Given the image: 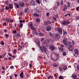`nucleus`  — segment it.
<instances>
[{"label":"nucleus","mask_w":79,"mask_h":79,"mask_svg":"<svg viewBox=\"0 0 79 79\" xmlns=\"http://www.w3.org/2000/svg\"><path fill=\"white\" fill-rule=\"evenodd\" d=\"M40 49L42 51H43V52H45L46 54H48V53L50 52V51H48L47 48H46V47H45L44 46H43L41 48H40Z\"/></svg>","instance_id":"obj_1"},{"label":"nucleus","mask_w":79,"mask_h":79,"mask_svg":"<svg viewBox=\"0 0 79 79\" xmlns=\"http://www.w3.org/2000/svg\"><path fill=\"white\" fill-rule=\"evenodd\" d=\"M55 31H58L59 34L61 35L62 34H63V31H62V29L61 28L58 27V28H56L55 29Z\"/></svg>","instance_id":"obj_2"},{"label":"nucleus","mask_w":79,"mask_h":79,"mask_svg":"<svg viewBox=\"0 0 79 79\" xmlns=\"http://www.w3.org/2000/svg\"><path fill=\"white\" fill-rule=\"evenodd\" d=\"M70 23V22L69 21H64L61 22V24L62 25L65 26L66 25H68Z\"/></svg>","instance_id":"obj_3"},{"label":"nucleus","mask_w":79,"mask_h":79,"mask_svg":"<svg viewBox=\"0 0 79 79\" xmlns=\"http://www.w3.org/2000/svg\"><path fill=\"white\" fill-rule=\"evenodd\" d=\"M52 29V26L50 25H48L46 27V30L47 31H50Z\"/></svg>","instance_id":"obj_4"},{"label":"nucleus","mask_w":79,"mask_h":79,"mask_svg":"<svg viewBox=\"0 0 79 79\" xmlns=\"http://www.w3.org/2000/svg\"><path fill=\"white\" fill-rule=\"evenodd\" d=\"M68 41V40H67V38H64V40H63V43H64V45H65L66 44V43H67V42Z\"/></svg>","instance_id":"obj_5"},{"label":"nucleus","mask_w":79,"mask_h":79,"mask_svg":"<svg viewBox=\"0 0 79 79\" xmlns=\"http://www.w3.org/2000/svg\"><path fill=\"white\" fill-rule=\"evenodd\" d=\"M30 3L32 6H35V2L33 0L31 1Z\"/></svg>","instance_id":"obj_6"},{"label":"nucleus","mask_w":79,"mask_h":79,"mask_svg":"<svg viewBox=\"0 0 79 79\" xmlns=\"http://www.w3.org/2000/svg\"><path fill=\"white\" fill-rule=\"evenodd\" d=\"M71 43L70 41H68V43L67 42L66 44L65 45L66 47H68V46H70L71 45Z\"/></svg>","instance_id":"obj_7"},{"label":"nucleus","mask_w":79,"mask_h":79,"mask_svg":"<svg viewBox=\"0 0 79 79\" xmlns=\"http://www.w3.org/2000/svg\"><path fill=\"white\" fill-rule=\"evenodd\" d=\"M74 52L75 54L78 55L79 54V50L77 49H74Z\"/></svg>","instance_id":"obj_8"},{"label":"nucleus","mask_w":79,"mask_h":79,"mask_svg":"<svg viewBox=\"0 0 79 79\" xmlns=\"http://www.w3.org/2000/svg\"><path fill=\"white\" fill-rule=\"evenodd\" d=\"M33 16L34 17H39V16H40V15H39V14H38L37 13H34Z\"/></svg>","instance_id":"obj_9"},{"label":"nucleus","mask_w":79,"mask_h":79,"mask_svg":"<svg viewBox=\"0 0 79 79\" xmlns=\"http://www.w3.org/2000/svg\"><path fill=\"white\" fill-rule=\"evenodd\" d=\"M50 48L52 50V51H53L55 50V47H54V46H51L50 47Z\"/></svg>","instance_id":"obj_10"},{"label":"nucleus","mask_w":79,"mask_h":79,"mask_svg":"<svg viewBox=\"0 0 79 79\" xmlns=\"http://www.w3.org/2000/svg\"><path fill=\"white\" fill-rule=\"evenodd\" d=\"M20 77L21 78H23L24 77V73L23 72H22L20 74Z\"/></svg>","instance_id":"obj_11"},{"label":"nucleus","mask_w":79,"mask_h":79,"mask_svg":"<svg viewBox=\"0 0 79 79\" xmlns=\"http://www.w3.org/2000/svg\"><path fill=\"white\" fill-rule=\"evenodd\" d=\"M9 6L10 9H13V4H9Z\"/></svg>","instance_id":"obj_12"},{"label":"nucleus","mask_w":79,"mask_h":79,"mask_svg":"<svg viewBox=\"0 0 79 79\" xmlns=\"http://www.w3.org/2000/svg\"><path fill=\"white\" fill-rule=\"evenodd\" d=\"M20 5L22 6H24V2H19Z\"/></svg>","instance_id":"obj_13"},{"label":"nucleus","mask_w":79,"mask_h":79,"mask_svg":"<svg viewBox=\"0 0 79 79\" xmlns=\"http://www.w3.org/2000/svg\"><path fill=\"white\" fill-rule=\"evenodd\" d=\"M29 25L30 26V28H31L33 27V24H32V22H30L29 24Z\"/></svg>","instance_id":"obj_14"},{"label":"nucleus","mask_w":79,"mask_h":79,"mask_svg":"<svg viewBox=\"0 0 79 79\" xmlns=\"http://www.w3.org/2000/svg\"><path fill=\"white\" fill-rule=\"evenodd\" d=\"M69 50L70 52H73V48L72 46H70V47H69Z\"/></svg>","instance_id":"obj_15"},{"label":"nucleus","mask_w":79,"mask_h":79,"mask_svg":"<svg viewBox=\"0 0 79 79\" xmlns=\"http://www.w3.org/2000/svg\"><path fill=\"white\" fill-rule=\"evenodd\" d=\"M63 34L64 35H67V32H66L64 30Z\"/></svg>","instance_id":"obj_16"},{"label":"nucleus","mask_w":79,"mask_h":79,"mask_svg":"<svg viewBox=\"0 0 79 79\" xmlns=\"http://www.w3.org/2000/svg\"><path fill=\"white\" fill-rule=\"evenodd\" d=\"M56 39H60V36L58 34H56Z\"/></svg>","instance_id":"obj_17"},{"label":"nucleus","mask_w":79,"mask_h":79,"mask_svg":"<svg viewBox=\"0 0 79 79\" xmlns=\"http://www.w3.org/2000/svg\"><path fill=\"white\" fill-rule=\"evenodd\" d=\"M30 29L34 31H35V30H36V29L35 27H31Z\"/></svg>","instance_id":"obj_18"},{"label":"nucleus","mask_w":79,"mask_h":79,"mask_svg":"<svg viewBox=\"0 0 79 79\" xmlns=\"http://www.w3.org/2000/svg\"><path fill=\"white\" fill-rule=\"evenodd\" d=\"M36 13H40V12H41V11L40 10H36Z\"/></svg>","instance_id":"obj_19"},{"label":"nucleus","mask_w":79,"mask_h":79,"mask_svg":"<svg viewBox=\"0 0 79 79\" xmlns=\"http://www.w3.org/2000/svg\"><path fill=\"white\" fill-rule=\"evenodd\" d=\"M39 35H40V36H44V34L42 33H39Z\"/></svg>","instance_id":"obj_20"},{"label":"nucleus","mask_w":79,"mask_h":79,"mask_svg":"<svg viewBox=\"0 0 79 79\" xmlns=\"http://www.w3.org/2000/svg\"><path fill=\"white\" fill-rule=\"evenodd\" d=\"M59 69L60 71H62L63 70V69H62V67H60L59 68Z\"/></svg>","instance_id":"obj_21"},{"label":"nucleus","mask_w":79,"mask_h":79,"mask_svg":"<svg viewBox=\"0 0 79 79\" xmlns=\"http://www.w3.org/2000/svg\"><path fill=\"white\" fill-rule=\"evenodd\" d=\"M68 15L69 16H71V14L69 13H67V14L64 15V16L65 17H66V16H68Z\"/></svg>","instance_id":"obj_22"},{"label":"nucleus","mask_w":79,"mask_h":79,"mask_svg":"<svg viewBox=\"0 0 79 79\" xmlns=\"http://www.w3.org/2000/svg\"><path fill=\"white\" fill-rule=\"evenodd\" d=\"M15 4L16 5V7L17 8H19V5L18 4H16V3H15Z\"/></svg>","instance_id":"obj_23"},{"label":"nucleus","mask_w":79,"mask_h":79,"mask_svg":"<svg viewBox=\"0 0 79 79\" xmlns=\"http://www.w3.org/2000/svg\"><path fill=\"white\" fill-rule=\"evenodd\" d=\"M67 10V7H66V5H64V8L63 9V11H65V10Z\"/></svg>","instance_id":"obj_24"},{"label":"nucleus","mask_w":79,"mask_h":79,"mask_svg":"<svg viewBox=\"0 0 79 79\" xmlns=\"http://www.w3.org/2000/svg\"><path fill=\"white\" fill-rule=\"evenodd\" d=\"M27 10H28V8H26L25 9V12L27 13Z\"/></svg>","instance_id":"obj_25"},{"label":"nucleus","mask_w":79,"mask_h":79,"mask_svg":"<svg viewBox=\"0 0 79 79\" xmlns=\"http://www.w3.org/2000/svg\"><path fill=\"white\" fill-rule=\"evenodd\" d=\"M16 35L17 37H21V35L19 33H17Z\"/></svg>","instance_id":"obj_26"},{"label":"nucleus","mask_w":79,"mask_h":79,"mask_svg":"<svg viewBox=\"0 0 79 79\" xmlns=\"http://www.w3.org/2000/svg\"><path fill=\"white\" fill-rule=\"evenodd\" d=\"M52 78H53V76H49L48 78V79H52Z\"/></svg>","instance_id":"obj_27"},{"label":"nucleus","mask_w":79,"mask_h":79,"mask_svg":"<svg viewBox=\"0 0 79 79\" xmlns=\"http://www.w3.org/2000/svg\"><path fill=\"white\" fill-rule=\"evenodd\" d=\"M44 24L45 26H47L48 25V23H47V22H44Z\"/></svg>","instance_id":"obj_28"},{"label":"nucleus","mask_w":79,"mask_h":79,"mask_svg":"<svg viewBox=\"0 0 79 79\" xmlns=\"http://www.w3.org/2000/svg\"><path fill=\"white\" fill-rule=\"evenodd\" d=\"M72 77L73 79H76V75H72Z\"/></svg>","instance_id":"obj_29"},{"label":"nucleus","mask_w":79,"mask_h":79,"mask_svg":"<svg viewBox=\"0 0 79 79\" xmlns=\"http://www.w3.org/2000/svg\"><path fill=\"white\" fill-rule=\"evenodd\" d=\"M36 2H37L38 4H40V1L39 0H36Z\"/></svg>","instance_id":"obj_30"},{"label":"nucleus","mask_w":79,"mask_h":79,"mask_svg":"<svg viewBox=\"0 0 79 79\" xmlns=\"http://www.w3.org/2000/svg\"><path fill=\"white\" fill-rule=\"evenodd\" d=\"M59 79H63V77L62 76H60L59 77Z\"/></svg>","instance_id":"obj_31"},{"label":"nucleus","mask_w":79,"mask_h":79,"mask_svg":"<svg viewBox=\"0 0 79 79\" xmlns=\"http://www.w3.org/2000/svg\"><path fill=\"white\" fill-rule=\"evenodd\" d=\"M14 53H15V54H16V52H17V50L16 49H15V50H14L13 51Z\"/></svg>","instance_id":"obj_32"},{"label":"nucleus","mask_w":79,"mask_h":79,"mask_svg":"<svg viewBox=\"0 0 79 79\" xmlns=\"http://www.w3.org/2000/svg\"><path fill=\"white\" fill-rule=\"evenodd\" d=\"M63 69L64 70H66V69H67V67L66 66H64Z\"/></svg>","instance_id":"obj_33"},{"label":"nucleus","mask_w":79,"mask_h":79,"mask_svg":"<svg viewBox=\"0 0 79 79\" xmlns=\"http://www.w3.org/2000/svg\"><path fill=\"white\" fill-rule=\"evenodd\" d=\"M68 7H70V6H71V5L70 4V3L69 2H68Z\"/></svg>","instance_id":"obj_34"},{"label":"nucleus","mask_w":79,"mask_h":79,"mask_svg":"<svg viewBox=\"0 0 79 79\" xmlns=\"http://www.w3.org/2000/svg\"><path fill=\"white\" fill-rule=\"evenodd\" d=\"M63 55L64 56H65V55H66V52H64L63 53Z\"/></svg>","instance_id":"obj_35"},{"label":"nucleus","mask_w":79,"mask_h":79,"mask_svg":"<svg viewBox=\"0 0 79 79\" xmlns=\"http://www.w3.org/2000/svg\"><path fill=\"white\" fill-rule=\"evenodd\" d=\"M47 16H48L50 15V12H48L46 14Z\"/></svg>","instance_id":"obj_36"},{"label":"nucleus","mask_w":79,"mask_h":79,"mask_svg":"<svg viewBox=\"0 0 79 79\" xmlns=\"http://www.w3.org/2000/svg\"><path fill=\"white\" fill-rule=\"evenodd\" d=\"M6 21H7L8 23H10V20H9V19L7 18L6 19Z\"/></svg>","instance_id":"obj_37"},{"label":"nucleus","mask_w":79,"mask_h":79,"mask_svg":"<svg viewBox=\"0 0 79 79\" xmlns=\"http://www.w3.org/2000/svg\"><path fill=\"white\" fill-rule=\"evenodd\" d=\"M13 33H14V34H16V33H17V31H16V30H15V31H13Z\"/></svg>","instance_id":"obj_38"},{"label":"nucleus","mask_w":79,"mask_h":79,"mask_svg":"<svg viewBox=\"0 0 79 79\" xmlns=\"http://www.w3.org/2000/svg\"><path fill=\"white\" fill-rule=\"evenodd\" d=\"M1 43L2 45H5V43H4V42H3V41H2Z\"/></svg>","instance_id":"obj_39"},{"label":"nucleus","mask_w":79,"mask_h":79,"mask_svg":"<svg viewBox=\"0 0 79 79\" xmlns=\"http://www.w3.org/2000/svg\"><path fill=\"white\" fill-rule=\"evenodd\" d=\"M23 26V24H21L19 26V27H22Z\"/></svg>","instance_id":"obj_40"},{"label":"nucleus","mask_w":79,"mask_h":79,"mask_svg":"<svg viewBox=\"0 0 79 79\" xmlns=\"http://www.w3.org/2000/svg\"><path fill=\"white\" fill-rule=\"evenodd\" d=\"M36 22H37L38 23H39V22H40V20L38 19H36Z\"/></svg>","instance_id":"obj_41"},{"label":"nucleus","mask_w":79,"mask_h":79,"mask_svg":"<svg viewBox=\"0 0 79 79\" xmlns=\"http://www.w3.org/2000/svg\"><path fill=\"white\" fill-rule=\"evenodd\" d=\"M72 43L73 45H75V42H74V40L72 41Z\"/></svg>","instance_id":"obj_42"},{"label":"nucleus","mask_w":79,"mask_h":79,"mask_svg":"<svg viewBox=\"0 0 79 79\" xmlns=\"http://www.w3.org/2000/svg\"><path fill=\"white\" fill-rule=\"evenodd\" d=\"M57 5L58 6H60V2H57Z\"/></svg>","instance_id":"obj_43"},{"label":"nucleus","mask_w":79,"mask_h":79,"mask_svg":"<svg viewBox=\"0 0 79 79\" xmlns=\"http://www.w3.org/2000/svg\"><path fill=\"white\" fill-rule=\"evenodd\" d=\"M24 46L23 45L22 46L20 47L21 49V50H23V48H24Z\"/></svg>","instance_id":"obj_44"},{"label":"nucleus","mask_w":79,"mask_h":79,"mask_svg":"<svg viewBox=\"0 0 79 79\" xmlns=\"http://www.w3.org/2000/svg\"><path fill=\"white\" fill-rule=\"evenodd\" d=\"M61 5H63V2L62 0H61L60 2Z\"/></svg>","instance_id":"obj_45"},{"label":"nucleus","mask_w":79,"mask_h":79,"mask_svg":"<svg viewBox=\"0 0 79 79\" xmlns=\"http://www.w3.org/2000/svg\"><path fill=\"white\" fill-rule=\"evenodd\" d=\"M34 34L35 35H37V34H38V32H34Z\"/></svg>","instance_id":"obj_46"},{"label":"nucleus","mask_w":79,"mask_h":79,"mask_svg":"<svg viewBox=\"0 0 79 79\" xmlns=\"http://www.w3.org/2000/svg\"><path fill=\"white\" fill-rule=\"evenodd\" d=\"M12 57L14 59L15 58H16V56H12Z\"/></svg>","instance_id":"obj_47"},{"label":"nucleus","mask_w":79,"mask_h":79,"mask_svg":"<svg viewBox=\"0 0 79 79\" xmlns=\"http://www.w3.org/2000/svg\"><path fill=\"white\" fill-rule=\"evenodd\" d=\"M10 8L9 7H8L7 6H6V10H9V9Z\"/></svg>","instance_id":"obj_48"},{"label":"nucleus","mask_w":79,"mask_h":79,"mask_svg":"<svg viewBox=\"0 0 79 79\" xmlns=\"http://www.w3.org/2000/svg\"><path fill=\"white\" fill-rule=\"evenodd\" d=\"M79 10V6H78L76 8V11H78Z\"/></svg>","instance_id":"obj_49"},{"label":"nucleus","mask_w":79,"mask_h":79,"mask_svg":"<svg viewBox=\"0 0 79 79\" xmlns=\"http://www.w3.org/2000/svg\"><path fill=\"white\" fill-rule=\"evenodd\" d=\"M53 19H54V21H56L57 19L56 17H53Z\"/></svg>","instance_id":"obj_50"},{"label":"nucleus","mask_w":79,"mask_h":79,"mask_svg":"<svg viewBox=\"0 0 79 79\" xmlns=\"http://www.w3.org/2000/svg\"><path fill=\"white\" fill-rule=\"evenodd\" d=\"M8 55H9V56H10L11 57V56H12V55H11V54H10V53H8Z\"/></svg>","instance_id":"obj_51"},{"label":"nucleus","mask_w":79,"mask_h":79,"mask_svg":"<svg viewBox=\"0 0 79 79\" xmlns=\"http://www.w3.org/2000/svg\"><path fill=\"white\" fill-rule=\"evenodd\" d=\"M11 69H13V68H14V66H11L10 67V68Z\"/></svg>","instance_id":"obj_52"},{"label":"nucleus","mask_w":79,"mask_h":79,"mask_svg":"<svg viewBox=\"0 0 79 79\" xmlns=\"http://www.w3.org/2000/svg\"><path fill=\"white\" fill-rule=\"evenodd\" d=\"M77 69H78V70H79V65H77Z\"/></svg>","instance_id":"obj_53"},{"label":"nucleus","mask_w":79,"mask_h":79,"mask_svg":"<svg viewBox=\"0 0 79 79\" xmlns=\"http://www.w3.org/2000/svg\"><path fill=\"white\" fill-rule=\"evenodd\" d=\"M47 22L48 24H51V22H50V21H48Z\"/></svg>","instance_id":"obj_54"},{"label":"nucleus","mask_w":79,"mask_h":79,"mask_svg":"<svg viewBox=\"0 0 79 79\" xmlns=\"http://www.w3.org/2000/svg\"><path fill=\"white\" fill-rule=\"evenodd\" d=\"M53 66L54 67H56L57 66H58V65L57 64H54Z\"/></svg>","instance_id":"obj_55"},{"label":"nucleus","mask_w":79,"mask_h":79,"mask_svg":"<svg viewBox=\"0 0 79 79\" xmlns=\"http://www.w3.org/2000/svg\"><path fill=\"white\" fill-rule=\"evenodd\" d=\"M56 16V18H58V15L56 14L55 15Z\"/></svg>","instance_id":"obj_56"},{"label":"nucleus","mask_w":79,"mask_h":79,"mask_svg":"<svg viewBox=\"0 0 79 79\" xmlns=\"http://www.w3.org/2000/svg\"><path fill=\"white\" fill-rule=\"evenodd\" d=\"M4 55H3L1 56V58H4L5 57V56H4Z\"/></svg>","instance_id":"obj_57"},{"label":"nucleus","mask_w":79,"mask_h":79,"mask_svg":"<svg viewBox=\"0 0 79 79\" xmlns=\"http://www.w3.org/2000/svg\"><path fill=\"white\" fill-rule=\"evenodd\" d=\"M6 37H8L9 36L7 34H6Z\"/></svg>","instance_id":"obj_58"},{"label":"nucleus","mask_w":79,"mask_h":79,"mask_svg":"<svg viewBox=\"0 0 79 79\" xmlns=\"http://www.w3.org/2000/svg\"><path fill=\"white\" fill-rule=\"evenodd\" d=\"M60 46L61 47H64V45H63V44H61Z\"/></svg>","instance_id":"obj_59"},{"label":"nucleus","mask_w":79,"mask_h":79,"mask_svg":"<svg viewBox=\"0 0 79 79\" xmlns=\"http://www.w3.org/2000/svg\"><path fill=\"white\" fill-rule=\"evenodd\" d=\"M19 22L20 23H23V20H20L19 21Z\"/></svg>","instance_id":"obj_60"},{"label":"nucleus","mask_w":79,"mask_h":79,"mask_svg":"<svg viewBox=\"0 0 79 79\" xmlns=\"http://www.w3.org/2000/svg\"><path fill=\"white\" fill-rule=\"evenodd\" d=\"M30 37H33V35H30Z\"/></svg>","instance_id":"obj_61"},{"label":"nucleus","mask_w":79,"mask_h":79,"mask_svg":"<svg viewBox=\"0 0 79 79\" xmlns=\"http://www.w3.org/2000/svg\"><path fill=\"white\" fill-rule=\"evenodd\" d=\"M5 26H6V23H3V26H5Z\"/></svg>","instance_id":"obj_62"},{"label":"nucleus","mask_w":79,"mask_h":79,"mask_svg":"<svg viewBox=\"0 0 79 79\" xmlns=\"http://www.w3.org/2000/svg\"><path fill=\"white\" fill-rule=\"evenodd\" d=\"M10 23H13V20H10Z\"/></svg>","instance_id":"obj_63"},{"label":"nucleus","mask_w":79,"mask_h":79,"mask_svg":"<svg viewBox=\"0 0 79 79\" xmlns=\"http://www.w3.org/2000/svg\"><path fill=\"white\" fill-rule=\"evenodd\" d=\"M17 74H15V77H17Z\"/></svg>","instance_id":"obj_64"}]
</instances>
